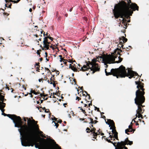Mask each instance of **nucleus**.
<instances>
[{"mask_svg":"<svg viewBox=\"0 0 149 149\" xmlns=\"http://www.w3.org/2000/svg\"><path fill=\"white\" fill-rule=\"evenodd\" d=\"M127 3L122 1L116 4L113 10L114 17L116 19L120 17L123 18L122 23H124V17L128 19L132 16L133 11L138 10L139 7L135 3H132L131 0H126Z\"/></svg>","mask_w":149,"mask_h":149,"instance_id":"f257e3e1","label":"nucleus"},{"mask_svg":"<svg viewBox=\"0 0 149 149\" xmlns=\"http://www.w3.org/2000/svg\"><path fill=\"white\" fill-rule=\"evenodd\" d=\"M136 84L137 85L136 88L138 89L136 92V97L134 99L135 103L138 107V109L136 110V117L134 118L136 119L137 117L139 118H143V116L141 114L144 111L143 109V107L145 106L143 105L145 100L144 95L145 94L144 91L145 89L144 88V84L141 82L135 81Z\"/></svg>","mask_w":149,"mask_h":149,"instance_id":"f03ea898","label":"nucleus"},{"mask_svg":"<svg viewBox=\"0 0 149 149\" xmlns=\"http://www.w3.org/2000/svg\"><path fill=\"white\" fill-rule=\"evenodd\" d=\"M18 130L23 139H21V143L24 146H33L34 144L35 130L32 127L27 126L24 124Z\"/></svg>","mask_w":149,"mask_h":149,"instance_id":"7ed1b4c3","label":"nucleus"},{"mask_svg":"<svg viewBox=\"0 0 149 149\" xmlns=\"http://www.w3.org/2000/svg\"><path fill=\"white\" fill-rule=\"evenodd\" d=\"M125 68L121 65L118 68L111 69V72H108L107 71V69H105V71L107 76L113 75V76L116 77L117 78L119 77H125L126 76L128 77L129 78L131 79L135 75L139 76L137 73L131 70L130 68H128L127 72Z\"/></svg>","mask_w":149,"mask_h":149,"instance_id":"20e7f679","label":"nucleus"},{"mask_svg":"<svg viewBox=\"0 0 149 149\" xmlns=\"http://www.w3.org/2000/svg\"><path fill=\"white\" fill-rule=\"evenodd\" d=\"M122 51L117 48L115 49L113 52L111 53V55H108L104 56H101L100 58L103 59L107 63L111 64V63H119L121 62L123 58L120 57L121 55L120 52Z\"/></svg>","mask_w":149,"mask_h":149,"instance_id":"39448f33","label":"nucleus"},{"mask_svg":"<svg viewBox=\"0 0 149 149\" xmlns=\"http://www.w3.org/2000/svg\"><path fill=\"white\" fill-rule=\"evenodd\" d=\"M97 60L95 58H94L92 60L91 62L88 61L86 65H84L83 67H81V69L78 68L80 71H85L88 70L89 69L90 70V73L92 74H94L95 72L99 71L100 68L99 67L98 64L96 63Z\"/></svg>","mask_w":149,"mask_h":149,"instance_id":"423d86ee","label":"nucleus"},{"mask_svg":"<svg viewBox=\"0 0 149 149\" xmlns=\"http://www.w3.org/2000/svg\"><path fill=\"white\" fill-rule=\"evenodd\" d=\"M2 114L4 116H7L11 118L15 124V127L20 128L23 126L22 124L24 123L22 121V119L20 116L15 115L7 114L4 113H2Z\"/></svg>","mask_w":149,"mask_h":149,"instance_id":"0eeeda50","label":"nucleus"},{"mask_svg":"<svg viewBox=\"0 0 149 149\" xmlns=\"http://www.w3.org/2000/svg\"><path fill=\"white\" fill-rule=\"evenodd\" d=\"M106 123L108 125H109V127H110H110V129L112 130V134H113V136L110 135L109 137L111 138V139L114 141L115 140V139H116L117 140H118V133L117 132L116 130L115 123L113 121L110 119H108L107 122H106ZM110 134L111 132H110L109 133V134Z\"/></svg>","mask_w":149,"mask_h":149,"instance_id":"6e6552de","label":"nucleus"},{"mask_svg":"<svg viewBox=\"0 0 149 149\" xmlns=\"http://www.w3.org/2000/svg\"><path fill=\"white\" fill-rule=\"evenodd\" d=\"M50 140L52 143V148L50 146L45 143L43 145L41 149H61V147L56 143L54 139H50Z\"/></svg>","mask_w":149,"mask_h":149,"instance_id":"1a4fd4ad","label":"nucleus"},{"mask_svg":"<svg viewBox=\"0 0 149 149\" xmlns=\"http://www.w3.org/2000/svg\"><path fill=\"white\" fill-rule=\"evenodd\" d=\"M91 125L90 126V128L87 127L86 129V133H90L91 132V135H92L93 136V138L97 140L96 138L97 135L99 134H98L97 132H95L96 129L95 128L93 127V124H90Z\"/></svg>","mask_w":149,"mask_h":149,"instance_id":"9d476101","label":"nucleus"},{"mask_svg":"<svg viewBox=\"0 0 149 149\" xmlns=\"http://www.w3.org/2000/svg\"><path fill=\"white\" fill-rule=\"evenodd\" d=\"M28 125L27 126H29V127H33L35 129V131H36L35 135H36V132H38V134L40 135V136L42 137H43V138H46V136H44L43 135V132L40 130L39 128L38 125L36 124V127H34L31 125H29V122L28 123Z\"/></svg>","mask_w":149,"mask_h":149,"instance_id":"9b49d317","label":"nucleus"},{"mask_svg":"<svg viewBox=\"0 0 149 149\" xmlns=\"http://www.w3.org/2000/svg\"><path fill=\"white\" fill-rule=\"evenodd\" d=\"M48 41V38H47V37H45L44 38V40L43 41V43L44 45L43 47H42L41 45L40 46V47L42 48V50H44V48H46L45 50H48L49 49V47H48L46 45V42H47V41Z\"/></svg>","mask_w":149,"mask_h":149,"instance_id":"f8f14e48","label":"nucleus"},{"mask_svg":"<svg viewBox=\"0 0 149 149\" xmlns=\"http://www.w3.org/2000/svg\"><path fill=\"white\" fill-rule=\"evenodd\" d=\"M119 40L120 41V44H119V45H121V47H123V49H125V48L123 47V44L125 42L127 41V39L123 36L121 38H119Z\"/></svg>","mask_w":149,"mask_h":149,"instance_id":"ddd939ff","label":"nucleus"},{"mask_svg":"<svg viewBox=\"0 0 149 149\" xmlns=\"http://www.w3.org/2000/svg\"><path fill=\"white\" fill-rule=\"evenodd\" d=\"M129 141V140L128 138H127L125 139V140L124 141H121L120 142H118L117 143L118 144V147L120 148H121V146L123 145H126L127 144V143Z\"/></svg>","mask_w":149,"mask_h":149,"instance_id":"4468645a","label":"nucleus"},{"mask_svg":"<svg viewBox=\"0 0 149 149\" xmlns=\"http://www.w3.org/2000/svg\"><path fill=\"white\" fill-rule=\"evenodd\" d=\"M135 131V129H132V126L130 125L128 127V129L125 130V133L127 134H129L128 133V132H132L133 133Z\"/></svg>","mask_w":149,"mask_h":149,"instance_id":"2eb2a0df","label":"nucleus"},{"mask_svg":"<svg viewBox=\"0 0 149 149\" xmlns=\"http://www.w3.org/2000/svg\"><path fill=\"white\" fill-rule=\"evenodd\" d=\"M74 65H71V64H69V68L73 71L77 72V69Z\"/></svg>","mask_w":149,"mask_h":149,"instance_id":"dca6fc26","label":"nucleus"},{"mask_svg":"<svg viewBox=\"0 0 149 149\" xmlns=\"http://www.w3.org/2000/svg\"><path fill=\"white\" fill-rule=\"evenodd\" d=\"M88 118L91 121L89 123V124H92V123H93V124H94L98 122V121L97 120H93V119L91 118L88 117Z\"/></svg>","mask_w":149,"mask_h":149,"instance_id":"f3484780","label":"nucleus"},{"mask_svg":"<svg viewBox=\"0 0 149 149\" xmlns=\"http://www.w3.org/2000/svg\"><path fill=\"white\" fill-rule=\"evenodd\" d=\"M121 148H119L118 147V143H117V147H115V149H128L125 146V145L123 146L121 145Z\"/></svg>","mask_w":149,"mask_h":149,"instance_id":"a211bd4d","label":"nucleus"},{"mask_svg":"<svg viewBox=\"0 0 149 149\" xmlns=\"http://www.w3.org/2000/svg\"><path fill=\"white\" fill-rule=\"evenodd\" d=\"M6 104L3 102H0V109L4 108L5 107Z\"/></svg>","mask_w":149,"mask_h":149,"instance_id":"6ab92c4d","label":"nucleus"},{"mask_svg":"<svg viewBox=\"0 0 149 149\" xmlns=\"http://www.w3.org/2000/svg\"><path fill=\"white\" fill-rule=\"evenodd\" d=\"M32 121L34 122H36L35 121L33 120V119L32 120ZM29 123V125H32L34 127H36L35 126H34V125H33V123H32V120H31L29 119L28 120V121H27V122L28 123ZM27 126H28V125H27Z\"/></svg>","mask_w":149,"mask_h":149,"instance_id":"aec40b11","label":"nucleus"},{"mask_svg":"<svg viewBox=\"0 0 149 149\" xmlns=\"http://www.w3.org/2000/svg\"><path fill=\"white\" fill-rule=\"evenodd\" d=\"M31 91L32 93H33L35 95H38L40 94L39 91H38L37 92H36L34 90H33L32 89H31Z\"/></svg>","mask_w":149,"mask_h":149,"instance_id":"412c9836","label":"nucleus"},{"mask_svg":"<svg viewBox=\"0 0 149 149\" xmlns=\"http://www.w3.org/2000/svg\"><path fill=\"white\" fill-rule=\"evenodd\" d=\"M78 108L80 110H81V111L85 114V115L87 116V115L86 114V112L81 107H78Z\"/></svg>","mask_w":149,"mask_h":149,"instance_id":"4be33fe9","label":"nucleus"},{"mask_svg":"<svg viewBox=\"0 0 149 149\" xmlns=\"http://www.w3.org/2000/svg\"><path fill=\"white\" fill-rule=\"evenodd\" d=\"M2 93H0V102H3V100L4 99V96L1 95Z\"/></svg>","mask_w":149,"mask_h":149,"instance_id":"5701e85b","label":"nucleus"},{"mask_svg":"<svg viewBox=\"0 0 149 149\" xmlns=\"http://www.w3.org/2000/svg\"><path fill=\"white\" fill-rule=\"evenodd\" d=\"M6 3V4H5L6 7H7V8H11L12 4L10 3L9 4L8 3Z\"/></svg>","mask_w":149,"mask_h":149,"instance_id":"b1692460","label":"nucleus"},{"mask_svg":"<svg viewBox=\"0 0 149 149\" xmlns=\"http://www.w3.org/2000/svg\"><path fill=\"white\" fill-rule=\"evenodd\" d=\"M52 123H54V124H53V125H54V126H55L56 128H57L59 126V125L57 123H56L54 121H52Z\"/></svg>","mask_w":149,"mask_h":149,"instance_id":"393cba45","label":"nucleus"},{"mask_svg":"<svg viewBox=\"0 0 149 149\" xmlns=\"http://www.w3.org/2000/svg\"><path fill=\"white\" fill-rule=\"evenodd\" d=\"M53 120H54L55 121H56L57 123H61L62 122V120L61 119H59L58 120H57V119L56 118H55V117L54 118V119Z\"/></svg>","mask_w":149,"mask_h":149,"instance_id":"a878e982","label":"nucleus"},{"mask_svg":"<svg viewBox=\"0 0 149 149\" xmlns=\"http://www.w3.org/2000/svg\"><path fill=\"white\" fill-rule=\"evenodd\" d=\"M85 92L87 94V95L86 96V97L89 100L90 98V95L89 94H88L87 92L86 91H85Z\"/></svg>","mask_w":149,"mask_h":149,"instance_id":"bb28decb","label":"nucleus"},{"mask_svg":"<svg viewBox=\"0 0 149 149\" xmlns=\"http://www.w3.org/2000/svg\"><path fill=\"white\" fill-rule=\"evenodd\" d=\"M47 38L49 39L50 40H51V41H52L53 39V38L52 37H51L50 36V35L49 34L48 36H46Z\"/></svg>","mask_w":149,"mask_h":149,"instance_id":"cd10ccee","label":"nucleus"},{"mask_svg":"<svg viewBox=\"0 0 149 149\" xmlns=\"http://www.w3.org/2000/svg\"><path fill=\"white\" fill-rule=\"evenodd\" d=\"M133 144V142L132 141H131L129 140L128 142L127 143V145H131Z\"/></svg>","mask_w":149,"mask_h":149,"instance_id":"c85d7f7f","label":"nucleus"},{"mask_svg":"<svg viewBox=\"0 0 149 149\" xmlns=\"http://www.w3.org/2000/svg\"><path fill=\"white\" fill-rule=\"evenodd\" d=\"M108 138H106V141H108L109 143H112V141H111L110 140V139H109Z\"/></svg>","mask_w":149,"mask_h":149,"instance_id":"c756f323","label":"nucleus"},{"mask_svg":"<svg viewBox=\"0 0 149 149\" xmlns=\"http://www.w3.org/2000/svg\"><path fill=\"white\" fill-rule=\"evenodd\" d=\"M5 1L6 3H9L10 2H13V0H5Z\"/></svg>","mask_w":149,"mask_h":149,"instance_id":"7c9ffc66","label":"nucleus"},{"mask_svg":"<svg viewBox=\"0 0 149 149\" xmlns=\"http://www.w3.org/2000/svg\"><path fill=\"white\" fill-rule=\"evenodd\" d=\"M66 61H68V62H69V63H72L73 61L72 60L70 59H69L68 60L66 59Z\"/></svg>","mask_w":149,"mask_h":149,"instance_id":"2f4dec72","label":"nucleus"},{"mask_svg":"<svg viewBox=\"0 0 149 149\" xmlns=\"http://www.w3.org/2000/svg\"><path fill=\"white\" fill-rule=\"evenodd\" d=\"M76 100H77L78 101H79L80 100H81V98L80 97H77L76 98Z\"/></svg>","mask_w":149,"mask_h":149,"instance_id":"473e14b6","label":"nucleus"},{"mask_svg":"<svg viewBox=\"0 0 149 149\" xmlns=\"http://www.w3.org/2000/svg\"><path fill=\"white\" fill-rule=\"evenodd\" d=\"M40 52H41V50L40 49L39 50H38L37 51V53L38 55H39L40 54Z\"/></svg>","mask_w":149,"mask_h":149,"instance_id":"72a5a7b5","label":"nucleus"},{"mask_svg":"<svg viewBox=\"0 0 149 149\" xmlns=\"http://www.w3.org/2000/svg\"><path fill=\"white\" fill-rule=\"evenodd\" d=\"M39 67H40V66H38L36 68V70L37 71H38V72H40V71H39V70H40Z\"/></svg>","mask_w":149,"mask_h":149,"instance_id":"f704fd0d","label":"nucleus"},{"mask_svg":"<svg viewBox=\"0 0 149 149\" xmlns=\"http://www.w3.org/2000/svg\"><path fill=\"white\" fill-rule=\"evenodd\" d=\"M40 96L41 97H42V96L45 97V96H47V95H44L42 93H40Z\"/></svg>","mask_w":149,"mask_h":149,"instance_id":"c9c22d12","label":"nucleus"},{"mask_svg":"<svg viewBox=\"0 0 149 149\" xmlns=\"http://www.w3.org/2000/svg\"><path fill=\"white\" fill-rule=\"evenodd\" d=\"M50 44V42H48V41H47V42H46V45H47V47H49V44Z\"/></svg>","mask_w":149,"mask_h":149,"instance_id":"e433bc0d","label":"nucleus"},{"mask_svg":"<svg viewBox=\"0 0 149 149\" xmlns=\"http://www.w3.org/2000/svg\"><path fill=\"white\" fill-rule=\"evenodd\" d=\"M95 110L96 109H97V111L98 112H100V111L99 110V109L98 108H97V107H95Z\"/></svg>","mask_w":149,"mask_h":149,"instance_id":"4c0bfd02","label":"nucleus"},{"mask_svg":"<svg viewBox=\"0 0 149 149\" xmlns=\"http://www.w3.org/2000/svg\"><path fill=\"white\" fill-rule=\"evenodd\" d=\"M112 143L113 144V146H115L116 147H117V145L116 146V142H113V141H112V143Z\"/></svg>","mask_w":149,"mask_h":149,"instance_id":"58836bf2","label":"nucleus"},{"mask_svg":"<svg viewBox=\"0 0 149 149\" xmlns=\"http://www.w3.org/2000/svg\"><path fill=\"white\" fill-rule=\"evenodd\" d=\"M3 14L4 15H6V16H8L9 15V14L7 13H3Z\"/></svg>","mask_w":149,"mask_h":149,"instance_id":"ea45409f","label":"nucleus"},{"mask_svg":"<svg viewBox=\"0 0 149 149\" xmlns=\"http://www.w3.org/2000/svg\"><path fill=\"white\" fill-rule=\"evenodd\" d=\"M45 112L46 113H48L49 112V109H45Z\"/></svg>","mask_w":149,"mask_h":149,"instance_id":"a19ab883","label":"nucleus"},{"mask_svg":"<svg viewBox=\"0 0 149 149\" xmlns=\"http://www.w3.org/2000/svg\"><path fill=\"white\" fill-rule=\"evenodd\" d=\"M39 63H36L35 65V67L36 66H40V65H39Z\"/></svg>","mask_w":149,"mask_h":149,"instance_id":"79ce46f5","label":"nucleus"},{"mask_svg":"<svg viewBox=\"0 0 149 149\" xmlns=\"http://www.w3.org/2000/svg\"><path fill=\"white\" fill-rule=\"evenodd\" d=\"M0 109L1 110L2 113H3L4 112V111L5 110L4 109V108H2V109Z\"/></svg>","mask_w":149,"mask_h":149,"instance_id":"37998d69","label":"nucleus"},{"mask_svg":"<svg viewBox=\"0 0 149 149\" xmlns=\"http://www.w3.org/2000/svg\"><path fill=\"white\" fill-rule=\"evenodd\" d=\"M66 65L68 66V64H67V62L66 61H64L63 62Z\"/></svg>","mask_w":149,"mask_h":149,"instance_id":"c03bdc74","label":"nucleus"},{"mask_svg":"<svg viewBox=\"0 0 149 149\" xmlns=\"http://www.w3.org/2000/svg\"><path fill=\"white\" fill-rule=\"evenodd\" d=\"M41 139L44 142V143H45L46 142V140L45 139H43V138H41Z\"/></svg>","mask_w":149,"mask_h":149,"instance_id":"a18cd8bd","label":"nucleus"},{"mask_svg":"<svg viewBox=\"0 0 149 149\" xmlns=\"http://www.w3.org/2000/svg\"><path fill=\"white\" fill-rule=\"evenodd\" d=\"M60 59L61 60H62V61H63V62L64 61H66V59H64L62 57L61 58H60Z\"/></svg>","mask_w":149,"mask_h":149,"instance_id":"49530a36","label":"nucleus"},{"mask_svg":"<svg viewBox=\"0 0 149 149\" xmlns=\"http://www.w3.org/2000/svg\"><path fill=\"white\" fill-rule=\"evenodd\" d=\"M35 147L36 148H39V146H38V145H37V144H35Z\"/></svg>","mask_w":149,"mask_h":149,"instance_id":"de8ad7c7","label":"nucleus"},{"mask_svg":"<svg viewBox=\"0 0 149 149\" xmlns=\"http://www.w3.org/2000/svg\"><path fill=\"white\" fill-rule=\"evenodd\" d=\"M54 82H55V81H54V80H53V81H50L49 84H53V83Z\"/></svg>","mask_w":149,"mask_h":149,"instance_id":"09e8293b","label":"nucleus"},{"mask_svg":"<svg viewBox=\"0 0 149 149\" xmlns=\"http://www.w3.org/2000/svg\"><path fill=\"white\" fill-rule=\"evenodd\" d=\"M92 105V101H91V103L88 104V107H90L91 105Z\"/></svg>","mask_w":149,"mask_h":149,"instance_id":"8fccbe9b","label":"nucleus"},{"mask_svg":"<svg viewBox=\"0 0 149 149\" xmlns=\"http://www.w3.org/2000/svg\"><path fill=\"white\" fill-rule=\"evenodd\" d=\"M50 48H52V49L53 50H54V47H53L52 46V45L50 46Z\"/></svg>","mask_w":149,"mask_h":149,"instance_id":"3c124183","label":"nucleus"},{"mask_svg":"<svg viewBox=\"0 0 149 149\" xmlns=\"http://www.w3.org/2000/svg\"><path fill=\"white\" fill-rule=\"evenodd\" d=\"M52 84L53 85L54 87H55L56 86V85L55 82H54Z\"/></svg>","mask_w":149,"mask_h":149,"instance_id":"603ef678","label":"nucleus"},{"mask_svg":"<svg viewBox=\"0 0 149 149\" xmlns=\"http://www.w3.org/2000/svg\"><path fill=\"white\" fill-rule=\"evenodd\" d=\"M45 57L47 58V52H45Z\"/></svg>","mask_w":149,"mask_h":149,"instance_id":"864d4df0","label":"nucleus"},{"mask_svg":"<svg viewBox=\"0 0 149 149\" xmlns=\"http://www.w3.org/2000/svg\"><path fill=\"white\" fill-rule=\"evenodd\" d=\"M45 68V70H47L48 72H49L50 71L49 70L48 68Z\"/></svg>","mask_w":149,"mask_h":149,"instance_id":"5fc2aeb1","label":"nucleus"},{"mask_svg":"<svg viewBox=\"0 0 149 149\" xmlns=\"http://www.w3.org/2000/svg\"><path fill=\"white\" fill-rule=\"evenodd\" d=\"M54 78H53V79L52 78V77H51V78L50 79V81H53V80H54Z\"/></svg>","mask_w":149,"mask_h":149,"instance_id":"6e6d98bb","label":"nucleus"},{"mask_svg":"<svg viewBox=\"0 0 149 149\" xmlns=\"http://www.w3.org/2000/svg\"><path fill=\"white\" fill-rule=\"evenodd\" d=\"M13 2L14 3H18V2H17V1H13Z\"/></svg>","mask_w":149,"mask_h":149,"instance_id":"4d7b16f0","label":"nucleus"},{"mask_svg":"<svg viewBox=\"0 0 149 149\" xmlns=\"http://www.w3.org/2000/svg\"><path fill=\"white\" fill-rule=\"evenodd\" d=\"M84 104V107H87V104Z\"/></svg>","mask_w":149,"mask_h":149,"instance_id":"13d9d810","label":"nucleus"},{"mask_svg":"<svg viewBox=\"0 0 149 149\" xmlns=\"http://www.w3.org/2000/svg\"><path fill=\"white\" fill-rule=\"evenodd\" d=\"M43 34H44V36L46 35V36H48V33H46V34H45V32H44V33Z\"/></svg>","mask_w":149,"mask_h":149,"instance_id":"bf43d9fd","label":"nucleus"},{"mask_svg":"<svg viewBox=\"0 0 149 149\" xmlns=\"http://www.w3.org/2000/svg\"><path fill=\"white\" fill-rule=\"evenodd\" d=\"M125 49L127 51H128L129 50V48L128 47H126Z\"/></svg>","mask_w":149,"mask_h":149,"instance_id":"052dcab7","label":"nucleus"},{"mask_svg":"<svg viewBox=\"0 0 149 149\" xmlns=\"http://www.w3.org/2000/svg\"><path fill=\"white\" fill-rule=\"evenodd\" d=\"M29 11L31 12L32 11V9L31 8H30L29 9Z\"/></svg>","mask_w":149,"mask_h":149,"instance_id":"680f3d73","label":"nucleus"},{"mask_svg":"<svg viewBox=\"0 0 149 149\" xmlns=\"http://www.w3.org/2000/svg\"><path fill=\"white\" fill-rule=\"evenodd\" d=\"M73 81H74V84H76V80L74 79L73 80Z\"/></svg>","mask_w":149,"mask_h":149,"instance_id":"e2e57ef3","label":"nucleus"},{"mask_svg":"<svg viewBox=\"0 0 149 149\" xmlns=\"http://www.w3.org/2000/svg\"><path fill=\"white\" fill-rule=\"evenodd\" d=\"M40 107L41 108H42V109H43V110H45V109H46L45 108V107H44V108H42V107Z\"/></svg>","mask_w":149,"mask_h":149,"instance_id":"0e129e2a","label":"nucleus"},{"mask_svg":"<svg viewBox=\"0 0 149 149\" xmlns=\"http://www.w3.org/2000/svg\"><path fill=\"white\" fill-rule=\"evenodd\" d=\"M6 99H5L4 98V99H3V102H4V101H6Z\"/></svg>","mask_w":149,"mask_h":149,"instance_id":"69168bd1","label":"nucleus"},{"mask_svg":"<svg viewBox=\"0 0 149 149\" xmlns=\"http://www.w3.org/2000/svg\"><path fill=\"white\" fill-rule=\"evenodd\" d=\"M39 59L40 61H42V60L43 59L42 58H41Z\"/></svg>","mask_w":149,"mask_h":149,"instance_id":"338daca9","label":"nucleus"},{"mask_svg":"<svg viewBox=\"0 0 149 149\" xmlns=\"http://www.w3.org/2000/svg\"><path fill=\"white\" fill-rule=\"evenodd\" d=\"M24 120L25 122H26V118L24 117Z\"/></svg>","mask_w":149,"mask_h":149,"instance_id":"774afa93","label":"nucleus"}]
</instances>
